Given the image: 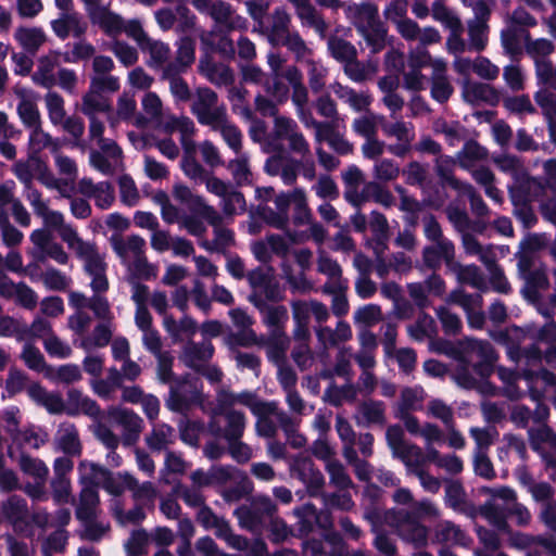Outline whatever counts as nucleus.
<instances>
[{
  "mask_svg": "<svg viewBox=\"0 0 556 556\" xmlns=\"http://www.w3.org/2000/svg\"><path fill=\"white\" fill-rule=\"evenodd\" d=\"M55 166L60 174V178H56L47 167L43 168L41 182L50 188L55 189L64 198H70L75 189V181L78 175L76 163L61 154L56 153L54 156Z\"/></svg>",
  "mask_w": 556,
  "mask_h": 556,
  "instance_id": "obj_1",
  "label": "nucleus"
},
{
  "mask_svg": "<svg viewBox=\"0 0 556 556\" xmlns=\"http://www.w3.org/2000/svg\"><path fill=\"white\" fill-rule=\"evenodd\" d=\"M191 111L202 125L212 127L227 115L224 104L218 102L217 94L210 88H199L192 97Z\"/></svg>",
  "mask_w": 556,
  "mask_h": 556,
  "instance_id": "obj_2",
  "label": "nucleus"
},
{
  "mask_svg": "<svg viewBox=\"0 0 556 556\" xmlns=\"http://www.w3.org/2000/svg\"><path fill=\"white\" fill-rule=\"evenodd\" d=\"M29 239L34 248L28 251V255L35 261L43 262L49 257L61 265L67 264L68 254L60 243L52 240V236L47 229L34 230Z\"/></svg>",
  "mask_w": 556,
  "mask_h": 556,
  "instance_id": "obj_3",
  "label": "nucleus"
},
{
  "mask_svg": "<svg viewBox=\"0 0 556 556\" xmlns=\"http://www.w3.org/2000/svg\"><path fill=\"white\" fill-rule=\"evenodd\" d=\"M92 24L98 25L104 33H126L128 35H143L141 22L137 18L125 21L119 14L104 5L92 12L89 16Z\"/></svg>",
  "mask_w": 556,
  "mask_h": 556,
  "instance_id": "obj_4",
  "label": "nucleus"
},
{
  "mask_svg": "<svg viewBox=\"0 0 556 556\" xmlns=\"http://www.w3.org/2000/svg\"><path fill=\"white\" fill-rule=\"evenodd\" d=\"M65 243L84 262V268L88 275L106 271L104 256L99 253L92 242L85 241L78 235L70 232L65 237Z\"/></svg>",
  "mask_w": 556,
  "mask_h": 556,
  "instance_id": "obj_5",
  "label": "nucleus"
},
{
  "mask_svg": "<svg viewBox=\"0 0 556 556\" xmlns=\"http://www.w3.org/2000/svg\"><path fill=\"white\" fill-rule=\"evenodd\" d=\"M384 523L396 527L402 539L412 543L416 548L425 547L428 543L429 529L422 522L389 516V509H384Z\"/></svg>",
  "mask_w": 556,
  "mask_h": 556,
  "instance_id": "obj_6",
  "label": "nucleus"
},
{
  "mask_svg": "<svg viewBox=\"0 0 556 556\" xmlns=\"http://www.w3.org/2000/svg\"><path fill=\"white\" fill-rule=\"evenodd\" d=\"M210 16L220 31H245L248 21L226 1L217 0L210 5Z\"/></svg>",
  "mask_w": 556,
  "mask_h": 556,
  "instance_id": "obj_7",
  "label": "nucleus"
},
{
  "mask_svg": "<svg viewBox=\"0 0 556 556\" xmlns=\"http://www.w3.org/2000/svg\"><path fill=\"white\" fill-rule=\"evenodd\" d=\"M98 147V151L90 153V163L96 169L108 175L121 168L123 152L114 140H102Z\"/></svg>",
  "mask_w": 556,
  "mask_h": 556,
  "instance_id": "obj_8",
  "label": "nucleus"
},
{
  "mask_svg": "<svg viewBox=\"0 0 556 556\" xmlns=\"http://www.w3.org/2000/svg\"><path fill=\"white\" fill-rule=\"evenodd\" d=\"M198 399L199 390L197 381L189 378L176 379L170 384V394L166 405L170 410L182 412L189 404Z\"/></svg>",
  "mask_w": 556,
  "mask_h": 556,
  "instance_id": "obj_9",
  "label": "nucleus"
},
{
  "mask_svg": "<svg viewBox=\"0 0 556 556\" xmlns=\"http://www.w3.org/2000/svg\"><path fill=\"white\" fill-rule=\"evenodd\" d=\"M110 243L124 266L142 255L146 251V241L138 235L127 237L121 233L113 235L110 238Z\"/></svg>",
  "mask_w": 556,
  "mask_h": 556,
  "instance_id": "obj_10",
  "label": "nucleus"
},
{
  "mask_svg": "<svg viewBox=\"0 0 556 556\" xmlns=\"http://www.w3.org/2000/svg\"><path fill=\"white\" fill-rule=\"evenodd\" d=\"M294 8L295 15L301 24L309 30L324 34L328 30V25L323 14L316 9L311 0H288Z\"/></svg>",
  "mask_w": 556,
  "mask_h": 556,
  "instance_id": "obj_11",
  "label": "nucleus"
},
{
  "mask_svg": "<svg viewBox=\"0 0 556 556\" xmlns=\"http://www.w3.org/2000/svg\"><path fill=\"white\" fill-rule=\"evenodd\" d=\"M465 7L471 8L473 17L468 21L469 35H483L489 31V20L495 0H460Z\"/></svg>",
  "mask_w": 556,
  "mask_h": 556,
  "instance_id": "obj_12",
  "label": "nucleus"
},
{
  "mask_svg": "<svg viewBox=\"0 0 556 556\" xmlns=\"http://www.w3.org/2000/svg\"><path fill=\"white\" fill-rule=\"evenodd\" d=\"M463 98L470 104L484 102L491 106L498 105L501 101V94L493 86L469 79L463 84Z\"/></svg>",
  "mask_w": 556,
  "mask_h": 556,
  "instance_id": "obj_13",
  "label": "nucleus"
},
{
  "mask_svg": "<svg viewBox=\"0 0 556 556\" xmlns=\"http://www.w3.org/2000/svg\"><path fill=\"white\" fill-rule=\"evenodd\" d=\"M289 469L292 477L298 478L307 486L318 488L323 484V476L314 467L308 456L301 454L291 458L289 460Z\"/></svg>",
  "mask_w": 556,
  "mask_h": 556,
  "instance_id": "obj_14",
  "label": "nucleus"
},
{
  "mask_svg": "<svg viewBox=\"0 0 556 556\" xmlns=\"http://www.w3.org/2000/svg\"><path fill=\"white\" fill-rule=\"evenodd\" d=\"M218 402L220 404V414H223V407L227 405H233L241 403L248 406L253 414H265L274 407V402H262L251 392H243L240 394H230L228 392H220L218 394Z\"/></svg>",
  "mask_w": 556,
  "mask_h": 556,
  "instance_id": "obj_15",
  "label": "nucleus"
},
{
  "mask_svg": "<svg viewBox=\"0 0 556 556\" xmlns=\"http://www.w3.org/2000/svg\"><path fill=\"white\" fill-rule=\"evenodd\" d=\"M79 191L94 199L96 204L101 208H109L115 197L114 190L109 182L93 184L90 179L84 178L79 181Z\"/></svg>",
  "mask_w": 556,
  "mask_h": 556,
  "instance_id": "obj_16",
  "label": "nucleus"
},
{
  "mask_svg": "<svg viewBox=\"0 0 556 556\" xmlns=\"http://www.w3.org/2000/svg\"><path fill=\"white\" fill-rule=\"evenodd\" d=\"M396 516L400 518L414 519L422 522L425 519H433L439 516V509L428 498L419 502H413L408 509L389 508V516Z\"/></svg>",
  "mask_w": 556,
  "mask_h": 556,
  "instance_id": "obj_17",
  "label": "nucleus"
},
{
  "mask_svg": "<svg viewBox=\"0 0 556 556\" xmlns=\"http://www.w3.org/2000/svg\"><path fill=\"white\" fill-rule=\"evenodd\" d=\"M87 22L78 12L64 11L52 22V28L56 35H83L87 30Z\"/></svg>",
  "mask_w": 556,
  "mask_h": 556,
  "instance_id": "obj_18",
  "label": "nucleus"
},
{
  "mask_svg": "<svg viewBox=\"0 0 556 556\" xmlns=\"http://www.w3.org/2000/svg\"><path fill=\"white\" fill-rule=\"evenodd\" d=\"M292 197L291 191L288 193H280L275 197V205L277 212L263 208L262 215L266 223L275 228L282 229L287 226L289 220V206L291 205Z\"/></svg>",
  "mask_w": 556,
  "mask_h": 556,
  "instance_id": "obj_19",
  "label": "nucleus"
},
{
  "mask_svg": "<svg viewBox=\"0 0 556 556\" xmlns=\"http://www.w3.org/2000/svg\"><path fill=\"white\" fill-rule=\"evenodd\" d=\"M163 327L175 342L192 337L197 331V323L189 316L176 320L173 316H165Z\"/></svg>",
  "mask_w": 556,
  "mask_h": 556,
  "instance_id": "obj_20",
  "label": "nucleus"
},
{
  "mask_svg": "<svg viewBox=\"0 0 556 556\" xmlns=\"http://www.w3.org/2000/svg\"><path fill=\"white\" fill-rule=\"evenodd\" d=\"M113 333L112 323H100L98 324L89 336L84 337L79 346L90 353L94 349L104 348L111 341Z\"/></svg>",
  "mask_w": 556,
  "mask_h": 556,
  "instance_id": "obj_21",
  "label": "nucleus"
},
{
  "mask_svg": "<svg viewBox=\"0 0 556 556\" xmlns=\"http://www.w3.org/2000/svg\"><path fill=\"white\" fill-rule=\"evenodd\" d=\"M332 89L334 94L355 112H366L371 103V99L366 92H356L340 84L333 85Z\"/></svg>",
  "mask_w": 556,
  "mask_h": 556,
  "instance_id": "obj_22",
  "label": "nucleus"
},
{
  "mask_svg": "<svg viewBox=\"0 0 556 556\" xmlns=\"http://www.w3.org/2000/svg\"><path fill=\"white\" fill-rule=\"evenodd\" d=\"M99 497L96 488L86 485L80 493L76 516L81 521L94 519L98 514Z\"/></svg>",
  "mask_w": 556,
  "mask_h": 556,
  "instance_id": "obj_23",
  "label": "nucleus"
},
{
  "mask_svg": "<svg viewBox=\"0 0 556 556\" xmlns=\"http://www.w3.org/2000/svg\"><path fill=\"white\" fill-rule=\"evenodd\" d=\"M67 412L72 415L84 413L91 417H98L101 413L93 400L75 389L70 390L67 393Z\"/></svg>",
  "mask_w": 556,
  "mask_h": 556,
  "instance_id": "obj_24",
  "label": "nucleus"
},
{
  "mask_svg": "<svg viewBox=\"0 0 556 556\" xmlns=\"http://www.w3.org/2000/svg\"><path fill=\"white\" fill-rule=\"evenodd\" d=\"M111 111V102L102 92L90 87L89 91L83 97L81 112L90 117L100 113H109Z\"/></svg>",
  "mask_w": 556,
  "mask_h": 556,
  "instance_id": "obj_25",
  "label": "nucleus"
},
{
  "mask_svg": "<svg viewBox=\"0 0 556 556\" xmlns=\"http://www.w3.org/2000/svg\"><path fill=\"white\" fill-rule=\"evenodd\" d=\"M342 179L345 186V199L354 205H359V190L365 184L362 170L356 166H350L342 174Z\"/></svg>",
  "mask_w": 556,
  "mask_h": 556,
  "instance_id": "obj_26",
  "label": "nucleus"
},
{
  "mask_svg": "<svg viewBox=\"0 0 556 556\" xmlns=\"http://www.w3.org/2000/svg\"><path fill=\"white\" fill-rule=\"evenodd\" d=\"M108 415L129 434L138 435L142 429V419L129 409L113 406L109 408Z\"/></svg>",
  "mask_w": 556,
  "mask_h": 556,
  "instance_id": "obj_27",
  "label": "nucleus"
},
{
  "mask_svg": "<svg viewBox=\"0 0 556 556\" xmlns=\"http://www.w3.org/2000/svg\"><path fill=\"white\" fill-rule=\"evenodd\" d=\"M431 12L433 18L440 22L451 35H458L463 30L459 16L441 1H435L432 4Z\"/></svg>",
  "mask_w": 556,
  "mask_h": 556,
  "instance_id": "obj_28",
  "label": "nucleus"
},
{
  "mask_svg": "<svg viewBox=\"0 0 556 556\" xmlns=\"http://www.w3.org/2000/svg\"><path fill=\"white\" fill-rule=\"evenodd\" d=\"M42 167H47L45 162L36 155H29L27 162H17L13 167V172L22 182L29 185L34 176L41 181Z\"/></svg>",
  "mask_w": 556,
  "mask_h": 556,
  "instance_id": "obj_29",
  "label": "nucleus"
},
{
  "mask_svg": "<svg viewBox=\"0 0 556 556\" xmlns=\"http://www.w3.org/2000/svg\"><path fill=\"white\" fill-rule=\"evenodd\" d=\"M214 348L211 342L204 341L201 344L189 343L186 345L182 358L192 368L200 369L201 363L213 356Z\"/></svg>",
  "mask_w": 556,
  "mask_h": 556,
  "instance_id": "obj_30",
  "label": "nucleus"
},
{
  "mask_svg": "<svg viewBox=\"0 0 556 556\" xmlns=\"http://www.w3.org/2000/svg\"><path fill=\"white\" fill-rule=\"evenodd\" d=\"M290 23L291 16L287 10L283 8H277L267 16V24L264 25V22L262 21L261 25L257 23L258 28H255L254 30L280 35L289 31Z\"/></svg>",
  "mask_w": 556,
  "mask_h": 556,
  "instance_id": "obj_31",
  "label": "nucleus"
},
{
  "mask_svg": "<svg viewBox=\"0 0 556 556\" xmlns=\"http://www.w3.org/2000/svg\"><path fill=\"white\" fill-rule=\"evenodd\" d=\"M248 280L255 294H264L266 298L273 296L275 287L270 268H256L248 274Z\"/></svg>",
  "mask_w": 556,
  "mask_h": 556,
  "instance_id": "obj_32",
  "label": "nucleus"
},
{
  "mask_svg": "<svg viewBox=\"0 0 556 556\" xmlns=\"http://www.w3.org/2000/svg\"><path fill=\"white\" fill-rule=\"evenodd\" d=\"M101 485L110 494L117 496L126 489H134L136 485V479L128 472L110 473L106 470Z\"/></svg>",
  "mask_w": 556,
  "mask_h": 556,
  "instance_id": "obj_33",
  "label": "nucleus"
},
{
  "mask_svg": "<svg viewBox=\"0 0 556 556\" xmlns=\"http://www.w3.org/2000/svg\"><path fill=\"white\" fill-rule=\"evenodd\" d=\"M166 128L169 131L177 130L180 132V141L185 152H192L195 150V143L191 140L195 127L194 123L189 117H173L170 122L166 125Z\"/></svg>",
  "mask_w": 556,
  "mask_h": 556,
  "instance_id": "obj_34",
  "label": "nucleus"
},
{
  "mask_svg": "<svg viewBox=\"0 0 556 556\" xmlns=\"http://www.w3.org/2000/svg\"><path fill=\"white\" fill-rule=\"evenodd\" d=\"M424 194V203L434 210L441 208L446 199L445 186L433 179H428L424 185L420 186Z\"/></svg>",
  "mask_w": 556,
  "mask_h": 556,
  "instance_id": "obj_35",
  "label": "nucleus"
},
{
  "mask_svg": "<svg viewBox=\"0 0 556 556\" xmlns=\"http://www.w3.org/2000/svg\"><path fill=\"white\" fill-rule=\"evenodd\" d=\"M453 166L454 161L452 157L445 156V159L442 161L438 159L435 164V173L440 178V184L460 192L464 186H466L468 182L462 181L454 176Z\"/></svg>",
  "mask_w": 556,
  "mask_h": 556,
  "instance_id": "obj_36",
  "label": "nucleus"
},
{
  "mask_svg": "<svg viewBox=\"0 0 556 556\" xmlns=\"http://www.w3.org/2000/svg\"><path fill=\"white\" fill-rule=\"evenodd\" d=\"M379 23L378 8L365 3L357 8L355 24L363 34L376 31Z\"/></svg>",
  "mask_w": 556,
  "mask_h": 556,
  "instance_id": "obj_37",
  "label": "nucleus"
},
{
  "mask_svg": "<svg viewBox=\"0 0 556 556\" xmlns=\"http://www.w3.org/2000/svg\"><path fill=\"white\" fill-rule=\"evenodd\" d=\"M175 431L167 425H155L147 437L148 446L153 451H162L175 441Z\"/></svg>",
  "mask_w": 556,
  "mask_h": 556,
  "instance_id": "obj_38",
  "label": "nucleus"
},
{
  "mask_svg": "<svg viewBox=\"0 0 556 556\" xmlns=\"http://www.w3.org/2000/svg\"><path fill=\"white\" fill-rule=\"evenodd\" d=\"M267 356L275 364L280 366L289 346V340L285 331H276V334H268L266 339Z\"/></svg>",
  "mask_w": 556,
  "mask_h": 556,
  "instance_id": "obj_39",
  "label": "nucleus"
},
{
  "mask_svg": "<svg viewBox=\"0 0 556 556\" xmlns=\"http://www.w3.org/2000/svg\"><path fill=\"white\" fill-rule=\"evenodd\" d=\"M128 271L127 278L136 280H150L157 276V266L148 262L144 253L125 265Z\"/></svg>",
  "mask_w": 556,
  "mask_h": 556,
  "instance_id": "obj_40",
  "label": "nucleus"
},
{
  "mask_svg": "<svg viewBox=\"0 0 556 556\" xmlns=\"http://www.w3.org/2000/svg\"><path fill=\"white\" fill-rule=\"evenodd\" d=\"M263 321L269 328V334L276 331H285L289 320L288 309L285 306H268L262 311Z\"/></svg>",
  "mask_w": 556,
  "mask_h": 556,
  "instance_id": "obj_41",
  "label": "nucleus"
},
{
  "mask_svg": "<svg viewBox=\"0 0 556 556\" xmlns=\"http://www.w3.org/2000/svg\"><path fill=\"white\" fill-rule=\"evenodd\" d=\"M60 448L70 455H78L80 453V443L77 430L73 425H62L56 437Z\"/></svg>",
  "mask_w": 556,
  "mask_h": 556,
  "instance_id": "obj_42",
  "label": "nucleus"
},
{
  "mask_svg": "<svg viewBox=\"0 0 556 556\" xmlns=\"http://www.w3.org/2000/svg\"><path fill=\"white\" fill-rule=\"evenodd\" d=\"M308 302L296 301L292 303L293 319L296 324L294 337L298 340L305 341L308 337V320L311 317Z\"/></svg>",
  "mask_w": 556,
  "mask_h": 556,
  "instance_id": "obj_43",
  "label": "nucleus"
},
{
  "mask_svg": "<svg viewBox=\"0 0 556 556\" xmlns=\"http://www.w3.org/2000/svg\"><path fill=\"white\" fill-rule=\"evenodd\" d=\"M481 260L490 271V283L492 289L502 294L510 293V283L508 282L503 268L496 263V261L488 258L486 256H482Z\"/></svg>",
  "mask_w": 556,
  "mask_h": 556,
  "instance_id": "obj_44",
  "label": "nucleus"
},
{
  "mask_svg": "<svg viewBox=\"0 0 556 556\" xmlns=\"http://www.w3.org/2000/svg\"><path fill=\"white\" fill-rule=\"evenodd\" d=\"M403 435L404 433L400 426H390L387 429L386 439L388 445L391 447L395 455L400 456L401 458H407L412 448H416L418 452H420L419 447L407 445L404 442Z\"/></svg>",
  "mask_w": 556,
  "mask_h": 556,
  "instance_id": "obj_45",
  "label": "nucleus"
},
{
  "mask_svg": "<svg viewBox=\"0 0 556 556\" xmlns=\"http://www.w3.org/2000/svg\"><path fill=\"white\" fill-rule=\"evenodd\" d=\"M211 128L218 130L229 148L236 153H239L241 149L242 135L240 130L228 121L227 115L223 117L217 125H213Z\"/></svg>",
  "mask_w": 556,
  "mask_h": 556,
  "instance_id": "obj_46",
  "label": "nucleus"
},
{
  "mask_svg": "<svg viewBox=\"0 0 556 556\" xmlns=\"http://www.w3.org/2000/svg\"><path fill=\"white\" fill-rule=\"evenodd\" d=\"M457 279L460 283H466L480 291H485L486 286L484 277L476 264L460 265L458 264Z\"/></svg>",
  "mask_w": 556,
  "mask_h": 556,
  "instance_id": "obj_47",
  "label": "nucleus"
},
{
  "mask_svg": "<svg viewBox=\"0 0 556 556\" xmlns=\"http://www.w3.org/2000/svg\"><path fill=\"white\" fill-rule=\"evenodd\" d=\"M525 39V51L526 53L534 60H546L554 52V43L551 40H547L543 37L532 40V37H523Z\"/></svg>",
  "mask_w": 556,
  "mask_h": 556,
  "instance_id": "obj_48",
  "label": "nucleus"
},
{
  "mask_svg": "<svg viewBox=\"0 0 556 556\" xmlns=\"http://www.w3.org/2000/svg\"><path fill=\"white\" fill-rule=\"evenodd\" d=\"M31 132L29 136V155H36L38 156V153L41 152L43 149H51L52 151L58 150V142L54 141L51 136L47 132H45L40 125L30 128Z\"/></svg>",
  "mask_w": 556,
  "mask_h": 556,
  "instance_id": "obj_49",
  "label": "nucleus"
},
{
  "mask_svg": "<svg viewBox=\"0 0 556 556\" xmlns=\"http://www.w3.org/2000/svg\"><path fill=\"white\" fill-rule=\"evenodd\" d=\"M39 216L43 219L47 227L58 230L60 238L64 242L67 233L78 235L75 228L65 224L63 214L58 211H51L47 207Z\"/></svg>",
  "mask_w": 556,
  "mask_h": 556,
  "instance_id": "obj_50",
  "label": "nucleus"
},
{
  "mask_svg": "<svg viewBox=\"0 0 556 556\" xmlns=\"http://www.w3.org/2000/svg\"><path fill=\"white\" fill-rule=\"evenodd\" d=\"M27 324L10 316L0 317V337H14L18 341L27 340Z\"/></svg>",
  "mask_w": 556,
  "mask_h": 556,
  "instance_id": "obj_51",
  "label": "nucleus"
},
{
  "mask_svg": "<svg viewBox=\"0 0 556 556\" xmlns=\"http://www.w3.org/2000/svg\"><path fill=\"white\" fill-rule=\"evenodd\" d=\"M78 470L80 473V481L84 486L89 485L93 488L101 484L106 471L103 467L87 460L79 464Z\"/></svg>",
  "mask_w": 556,
  "mask_h": 556,
  "instance_id": "obj_52",
  "label": "nucleus"
},
{
  "mask_svg": "<svg viewBox=\"0 0 556 556\" xmlns=\"http://www.w3.org/2000/svg\"><path fill=\"white\" fill-rule=\"evenodd\" d=\"M279 414H285L274 402V407L265 414H254L257 416L256 431L260 435L271 438L276 433V425L273 418L279 422Z\"/></svg>",
  "mask_w": 556,
  "mask_h": 556,
  "instance_id": "obj_53",
  "label": "nucleus"
},
{
  "mask_svg": "<svg viewBox=\"0 0 556 556\" xmlns=\"http://www.w3.org/2000/svg\"><path fill=\"white\" fill-rule=\"evenodd\" d=\"M465 350L469 351V354H475L484 362H496L497 354L493 345L486 340L478 339H466Z\"/></svg>",
  "mask_w": 556,
  "mask_h": 556,
  "instance_id": "obj_54",
  "label": "nucleus"
},
{
  "mask_svg": "<svg viewBox=\"0 0 556 556\" xmlns=\"http://www.w3.org/2000/svg\"><path fill=\"white\" fill-rule=\"evenodd\" d=\"M328 46L333 58L342 63H351L356 58V49L342 37H331Z\"/></svg>",
  "mask_w": 556,
  "mask_h": 556,
  "instance_id": "obj_55",
  "label": "nucleus"
},
{
  "mask_svg": "<svg viewBox=\"0 0 556 556\" xmlns=\"http://www.w3.org/2000/svg\"><path fill=\"white\" fill-rule=\"evenodd\" d=\"M227 426L224 430V438L227 441L240 439L244 432L245 419L242 413L237 410L225 412Z\"/></svg>",
  "mask_w": 556,
  "mask_h": 556,
  "instance_id": "obj_56",
  "label": "nucleus"
},
{
  "mask_svg": "<svg viewBox=\"0 0 556 556\" xmlns=\"http://www.w3.org/2000/svg\"><path fill=\"white\" fill-rule=\"evenodd\" d=\"M137 104L132 96L123 93L117 101L116 116H109V123L115 128L118 121H128L135 114Z\"/></svg>",
  "mask_w": 556,
  "mask_h": 556,
  "instance_id": "obj_57",
  "label": "nucleus"
},
{
  "mask_svg": "<svg viewBox=\"0 0 556 556\" xmlns=\"http://www.w3.org/2000/svg\"><path fill=\"white\" fill-rule=\"evenodd\" d=\"M229 315L233 325L242 331L245 343H256V334L251 329V326L253 324L252 318L240 308L231 309L229 312Z\"/></svg>",
  "mask_w": 556,
  "mask_h": 556,
  "instance_id": "obj_58",
  "label": "nucleus"
},
{
  "mask_svg": "<svg viewBox=\"0 0 556 556\" xmlns=\"http://www.w3.org/2000/svg\"><path fill=\"white\" fill-rule=\"evenodd\" d=\"M138 45L149 51L151 59L155 64H162L168 59L169 49L159 40H152L150 37H137Z\"/></svg>",
  "mask_w": 556,
  "mask_h": 556,
  "instance_id": "obj_59",
  "label": "nucleus"
},
{
  "mask_svg": "<svg viewBox=\"0 0 556 556\" xmlns=\"http://www.w3.org/2000/svg\"><path fill=\"white\" fill-rule=\"evenodd\" d=\"M493 162L501 172L510 174L515 180H518L521 174H526L521 160L516 155L501 154L494 156Z\"/></svg>",
  "mask_w": 556,
  "mask_h": 556,
  "instance_id": "obj_60",
  "label": "nucleus"
},
{
  "mask_svg": "<svg viewBox=\"0 0 556 556\" xmlns=\"http://www.w3.org/2000/svg\"><path fill=\"white\" fill-rule=\"evenodd\" d=\"M480 515L483 516L488 521L500 531H507L509 525L502 509L493 504L486 502L479 508Z\"/></svg>",
  "mask_w": 556,
  "mask_h": 556,
  "instance_id": "obj_61",
  "label": "nucleus"
},
{
  "mask_svg": "<svg viewBox=\"0 0 556 556\" xmlns=\"http://www.w3.org/2000/svg\"><path fill=\"white\" fill-rule=\"evenodd\" d=\"M43 286L49 290H65L72 282L71 278L56 268L48 267L41 275Z\"/></svg>",
  "mask_w": 556,
  "mask_h": 556,
  "instance_id": "obj_62",
  "label": "nucleus"
},
{
  "mask_svg": "<svg viewBox=\"0 0 556 556\" xmlns=\"http://www.w3.org/2000/svg\"><path fill=\"white\" fill-rule=\"evenodd\" d=\"M454 88L445 75L435 74L431 81V98L443 104L448 101L453 94Z\"/></svg>",
  "mask_w": 556,
  "mask_h": 556,
  "instance_id": "obj_63",
  "label": "nucleus"
},
{
  "mask_svg": "<svg viewBox=\"0 0 556 556\" xmlns=\"http://www.w3.org/2000/svg\"><path fill=\"white\" fill-rule=\"evenodd\" d=\"M534 101L541 108L542 114L545 119L556 118V94L546 90L540 89L534 93Z\"/></svg>",
  "mask_w": 556,
  "mask_h": 556,
  "instance_id": "obj_64",
  "label": "nucleus"
}]
</instances>
